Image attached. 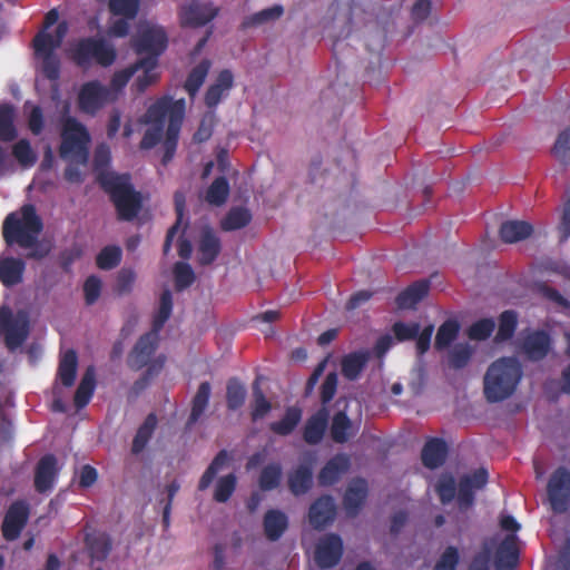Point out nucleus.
Returning a JSON list of instances; mask_svg holds the SVG:
<instances>
[{
  "label": "nucleus",
  "mask_w": 570,
  "mask_h": 570,
  "mask_svg": "<svg viewBox=\"0 0 570 570\" xmlns=\"http://www.w3.org/2000/svg\"><path fill=\"white\" fill-rule=\"evenodd\" d=\"M16 111L12 105H0V141L9 142L17 138L14 126Z\"/></svg>",
  "instance_id": "obj_37"
},
{
  "label": "nucleus",
  "mask_w": 570,
  "mask_h": 570,
  "mask_svg": "<svg viewBox=\"0 0 570 570\" xmlns=\"http://www.w3.org/2000/svg\"><path fill=\"white\" fill-rule=\"evenodd\" d=\"M146 62L150 66H153V60H137L135 63L128 66L125 69H121L119 71H116L110 80V87L111 91L118 96V92H120L129 82L131 77L140 70V67L146 65Z\"/></svg>",
  "instance_id": "obj_38"
},
{
  "label": "nucleus",
  "mask_w": 570,
  "mask_h": 570,
  "mask_svg": "<svg viewBox=\"0 0 570 570\" xmlns=\"http://www.w3.org/2000/svg\"><path fill=\"white\" fill-rule=\"evenodd\" d=\"M185 110V99L174 100L171 97L165 96L151 104L144 116L142 121L150 127L146 129L139 147L142 150H149L157 146L164 137L163 166H167L176 154Z\"/></svg>",
  "instance_id": "obj_1"
},
{
  "label": "nucleus",
  "mask_w": 570,
  "mask_h": 570,
  "mask_svg": "<svg viewBox=\"0 0 570 570\" xmlns=\"http://www.w3.org/2000/svg\"><path fill=\"white\" fill-rule=\"evenodd\" d=\"M393 334L399 342H405L414 340L419 335L420 324L404 323V322H395L392 326Z\"/></svg>",
  "instance_id": "obj_63"
},
{
  "label": "nucleus",
  "mask_w": 570,
  "mask_h": 570,
  "mask_svg": "<svg viewBox=\"0 0 570 570\" xmlns=\"http://www.w3.org/2000/svg\"><path fill=\"white\" fill-rule=\"evenodd\" d=\"M26 262L20 257L0 255V282L4 287H13L23 281Z\"/></svg>",
  "instance_id": "obj_19"
},
{
  "label": "nucleus",
  "mask_w": 570,
  "mask_h": 570,
  "mask_svg": "<svg viewBox=\"0 0 570 570\" xmlns=\"http://www.w3.org/2000/svg\"><path fill=\"white\" fill-rule=\"evenodd\" d=\"M30 515L29 504L23 500L12 502L2 521V537L7 541L18 539L28 523Z\"/></svg>",
  "instance_id": "obj_9"
},
{
  "label": "nucleus",
  "mask_w": 570,
  "mask_h": 570,
  "mask_svg": "<svg viewBox=\"0 0 570 570\" xmlns=\"http://www.w3.org/2000/svg\"><path fill=\"white\" fill-rule=\"evenodd\" d=\"M216 10L208 6L193 1L181 8L179 17L184 27H203L216 17Z\"/></svg>",
  "instance_id": "obj_20"
},
{
  "label": "nucleus",
  "mask_w": 570,
  "mask_h": 570,
  "mask_svg": "<svg viewBox=\"0 0 570 570\" xmlns=\"http://www.w3.org/2000/svg\"><path fill=\"white\" fill-rule=\"evenodd\" d=\"M284 13V8L281 4H275L271 8L263 9L243 21V28H250L263 24L265 22L276 20Z\"/></svg>",
  "instance_id": "obj_50"
},
{
  "label": "nucleus",
  "mask_w": 570,
  "mask_h": 570,
  "mask_svg": "<svg viewBox=\"0 0 570 570\" xmlns=\"http://www.w3.org/2000/svg\"><path fill=\"white\" fill-rule=\"evenodd\" d=\"M210 393L212 386L209 382L206 381L199 384L197 392L191 400V410L188 417L189 425L195 424L204 414L209 403Z\"/></svg>",
  "instance_id": "obj_35"
},
{
  "label": "nucleus",
  "mask_w": 570,
  "mask_h": 570,
  "mask_svg": "<svg viewBox=\"0 0 570 570\" xmlns=\"http://www.w3.org/2000/svg\"><path fill=\"white\" fill-rule=\"evenodd\" d=\"M351 468V458L346 453H337L321 469L317 475L318 484L331 487L337 483Z\"/></svg>",
  "instance_id": "obj_17"
},
{
  "label": "nucleus",
  "mask_w": 570,
  "mask_h": 570,
  "mask_svg": "<svg viewBox=\"0 0 570 570\" xmlns=\"http://www.w3.org/2000/svg\"><path fill=\"white\" fill-rule=\"evenodd\" d=\"M12 155L20 165L26 167L33 166L37 161L36 154L27 139H20L13 145Z\"/></svg>",
  "instance_id": "obj_57"
},
{
  "label": "nucleus",
  "mask_w": 570,
  "mask_h": 570,
  "mask_svg": "<svg viewBox=\"0 0 570 570\" xmlns=\"http://www.w3.org/2000/svg\"><path fill=\"white\" fill-rule=\"evenodd\" d=\"M158 341L159 333L155 331L141 335L127 357L128 366L134 371H139L145 367L157 350Z\"/></svg>",
  "instance_id": "obj_14"
},
{
  "label": "nucleus",
  "mask_w": 570,
  "mask_h": 570,
  "mask_svg": "<svg viewBox=\"0 0 570 570\" xmlns=\"http://www.w3.org/2000/svg\"><path fill=\"white\" fill-rule=\"evenodd\" d=\"M229 183L224 176L216 177L206 191L205 199L214 206H222L229 196Z\"/></svg>",
  "instance_id": "obj_40"
},
{
  "label": "nucleus",
  "mask_w": 570,
  "mask_h": 570,
  "mask_svg": "<svg viewBox=\"0 0 570 570\" xmlns=\"http://www.w3.org/2000/svg\"><path fill=\"white\" fill-rule=\"evenodd\" d=\"M222 243L219 237L212 227H204L198 242V263L202 266L210 265L218 257Z\"/></svg>",
  "instance_id": "obj_21"
},
{
  "label": "nucleus",
  "mask_w": 570,
  "mask_h": 570,
  "mask_svg": "<svg viewBox=\"0 0 570 570\" xmlns=\"http://www.w3.org/2000/svg\"><path fill=\"white\" fill-rule=\"evenodd\" d=\"M122 252L117 245L105 246L96 257L97 266L102 271H110L121 262Z\"/></svg>",
  "instance_id": "obj_49"
},
{
  "label": "nucleus",
  "mask_w": 570,
  "mask_h": 570,
  "mask_svg": "<svg viewBox=\"0 0 570 570\" xmlns=\"http://www.w3.org/2000/svg\"><path fill=\"white\" fill-rule=\"evenodd\" d=\"M175 287L183 291L195 282V273L191 266L184 262H178L174 266Z\"/></svg>",
  "instance_id": "obj_58"
},
{
  "label": "nucleus",
  "mask_w": 570,
  "mask_h": 570,
  "mask_svg": "<svg viewBox=\"0 0 570 570\" xmlns=\"http://www.w3.org/2000/svg\"><path fill=\"white\" fill-rule=\"evenodd\" d=\"M473 348L469 344H456L449 353V366L454 370H461L468 365L471 360Z\"/></svg>",
  "instance_id": "obj_52"
},
{
  "label": "nucleus",
  "mask_w": 570,
  "mask_h": 570,
  "mask_svg": "<svg viewBox=\"0 0 570 570\" xmlns=\"http://www.w3.org/2000/svg\"><path fill=\"white\" fill-rule=\"evenodd\" d=\"M234 86V76L229 69L222 70L215 82L210 85L205 94L204 101L205 105L213 109L216 108L220 102L223 97L227 96L229 90Z\"/></svg>",
  "instance_id": "obj_23"
},
{
  "label": "nucleus",
  "mask_w": 570,
  "mask_h": 570,
  "mask_svg": "<svg viewBox=\"0 0 570 570\" xmlns=\"http://www.w3.org/2000/svg\"><path fill=\"white\" fill-rule=\"evenodd\" d=\"M552 154L561 164H570V126L559 134Z\"/></svg>",
  "instance_id": "obj_56"
},
{
  "label": "nucleus",
  "mask_w": 570,
  "mask_h": 570,
  "mask_svg": "<svg viewBox=\"0 0 570 570\" xmlns=\"http://www.w3.org/2000/svg\"><path fill=\"white\" fill-rule=\"evenodd\" d=\"M252 220L250 212L245 207L232 208L224 219L220 222V227L225 232L240 229L247 226Z\"/></svg>",
  "instance_id": "obj_39"
},
{
  "label": "nucleus",
  "mask_w": 570,
  "mask_h": 570,
  "mask_svg": "<svg viewBox=\"0 0 570 570\" xmlns=\"http://www.w3.org/2000/svg\"><path fill=\"white\" fill-rule=\"evenodd\" d=\"M245 400V386L236 377L228 380L226 386V402L228 410L236 411L240 409L244 405Z\"/></svg>",
  "instance_id": "obj_46"
},
{
  "label": "nucleus",
  "mask_w": 570,
  "mask_h": 570,
  "mask_svg": "<svg viewBox=\"0 0 570 570\" xmlns=\"http://www.w3.org/2000/svg\"><path fill=\"white\" fill-rule=\"evenodd\" d=\"M522 350L530 361H541L552 350V337L543 330L533 331L524 336Z\"/></svg>",
  "instance_id": "obj_16"
},
{
  "label": "nucleus",
  "mask_w": 570,
  "mask_h": 570,
  "mask_svg": "<svg viewBox=\"0 0 570 570\" xmlns=\"http://www.w3.org/2000/svg\"><path fill=\"white\" fill-rule=\"evenodd\" d=\"M446 454L448 445L445 441L439 438H432L424 444L421 452V460L425 468L436 469L445 462Z\"/></svg>",
  "instance_id": "obj_26"
},
{
  "label": "nucleus",
  "mask_w": 570,
  "mask_h": 570,
  "mask_svg": "<svg viewBox=\"0 0 570 570\" xmlns=\"http://www.w3.org/2000/svg\"><path fill=\"white\" fill-rule=\"evenodd\" d=\"M237 484V479L234 473L222 476L215 488L214 500L224 503L233 495Z\"/></svg>",
  "instance_id": "obj_54"
},
{
  "label": "nucleus",
  "mask_w": 570,
  "mask_h": 570,
  "mask_svg": "<svg viewBox=\"0 0 570 570\" xmlns=\"http://www.w3.org/2000/svg\"><path fill=\"white\" fill-rule=\"evenodd\" d=\"M489 480L488 470L479 468L471 474L460 478L458 484V503L461 510H468L474 503V491L483 489Z\"/></svg>",
  "instance_id": "obj_12"
},
{
  "label": "nucleus",
  "mask_w": 570,
  "mask_h": 570,
  "mask_svg": "<svg viewBox=\"0 0 570 570\" xmlns=\"http://www.w3.org/2000/svg\"><path fill=\"white\" fill-rule=\"evenodd\" d=\"M96 389V371L92 365L88 366L81 377V381L75 392L73 403L80 410L91 400Z\"/></svg>",
  "instance_id": "obj_30"
},
{
  "label": "nucleus",
  "mask_w": 570,
  "mask_h": 570,
  "mask_svg": "<svg viewBox=\"0 0 570 570\" xmlns=\"http://www.w3.org/2000/svg\"><path fill=\"white\" fill-rule=\"evenodd\" d=\"M0 328L4 332V342L10 350L19 347L29 334L28 321L13 318L11 309L7 306L0 307Z\"/></svg>",
  "instance_id": "obj_10"
},
{
  "label": "nucleus",
  "mask_w": 570,
  "mask_h": 570,
  "mask_svg": "<svg viewBox=\"0 0 570 570\" xmlns=\"http://www.w3.org/2000/svg\"><path fill=\"white\" fill-rule=\"evenodd\" d=\"M43 222L32 204H24L9 213L2 223V237L7 246L27 249L26 259L42 261L51 252V245L40 240Z\"/></svg>",
  "instance_id": "obj_2"
},
{
  "label": "nucleus",
  "mask_w": 570,
  "mask_h": 570,
  "mask_svg": "<svg viewBox=\"0 0 570 570\" xmlns=\"http://www.w3.org/2000/svg\"><path fill=\"white\" fill-rule=\"evenodd\" d=\"M522 377V367L514 357H501L494 361L484 375V396L491 402L510 397Z\"/></svg>",
  "instance_id": "obj_4"
},
{
  "label": "nucleus",
  "mask_w": 570,
  "mask_h": 570,
  "mask_svg": "<svg viewBox=\"0 0 570 570\" xmlns=\"http://www.w3.org/2000/svg\"><path fill=\"white\" fill-rule=\"evenodd\" d=\"M140 60H153V66L149 67V65L146 62V65L141 66L140 69L144 70V73L139 76L135 81V87L137 92H144L150 85L157 81V73L154 72V69L157 66L156 58L155 57H145Z\"/></svg>",
  "instance_id": "obj_62"
},
{
  "label": "nucleus",
  "mask_w": 570,
  "mask_h": 570,
  "mask_svg": "<svg viewBox=\"0 0 570 570\" xmlns=\"http://www.w3.org/2000/svg\"><path fill=\"white\" fill-rule=\"evenodd\" d=\"M460 331V325L454 320L445 321L438 330L434 347L438 351H443L456 338Z\"/></svg>",
  "instance_id": "obj_43"
},
{
  "label": "nucleus",
  "mask_w": 570,
  "mask_h": 570,
  "mask_svg": "<svg viewBox=\"0 0 570 570\" xmlns=\"http://www.w3.org/2000/svg\"><path fill=\"white\" fill-rule=\"evenodd\" d=\"M117 95L99 80H90L81 85L78 92V107L83 114L95 116L107 104L114 102Z\"/></svg>",
  "instance_id": "obj_7"
},
{
  "label": "nucleus",
  "mask_w": 570,
  "mask_h": 570,
  "mask_svg": "<svg viewBox=\"0 0 570 570\" xmlns=\"http://www.w3.org/2000/svg\"><path fill=\"white\" fill-rule=\"evenodd\" d=\"M85 542L92 560L104 561L110 553L111 540L106 533L87 534Z\"/></svg>",
  "instance_id": "obj_32"
},
{
  "label": "nucleus",
  "mask_w": 570,
  "mask_h": 570,
  "mask_svg": "<svg viewBox=\"0 0 570 570\" xmlns=\"http://www.w3.org/2000/svg\"><path fill=\"white\" fill-rule=\"evenodd\" d=\"M264 533L269 541H277L288 527V518L281 510H268L263 520Z\"/></svg>",
  "instance_id": "obj_27"
},
{
  "label": "nucleus",
  "mask_w": 570,
  "mask_h": 570,
  "mask_svg": "<svg viewBox=\"0 0 570 570\" xmlns=\"http://www.w3.org/2000/svg\"><path fill=\"white\" fill-rule=\"evenodd\" d=\"M32 47L37 57L55 55V50L59 48L53 36L46 31H39L35 36Z\"/></svg>",
  "instance_id": "obj_53"
},
{
  "label": "nucleus",
  "mask_w": 570,
  "mask_h": 570,
  "mask_svg": "<svg viewBox=\"0 0 570 570\" xmlns=\"http://www.w3.org/2000/svg\"><path fill=\"white\" fill-rule=\"evenodd\" d=\"M77 368L78 356L76 351L70 348L61 355L57 371V376L63 386L70 387L75 384Z\"/></svg>",
  "instance_id": "obj_31"
},
{
  "label": "nucleus",
  "mask_w": 570,
  "mask_h": 570,
  "mask_svg": "<svg viewBox=\"0 0 570 570\" xmlns=\"http://www.w3.org/2000/svg\"><path fill=\"white\" fill-rule=\"evenodd\" d=\"M335 515L336 507L331 495L320 497L308 510L309 524L316 530H322L333 522Z\"/></svg>",
  "instance_id": "obj_18"
},
{
  "label": "nucleus",
  "mask_w": 570,
  "mask_h": 570,
  "mask_svg": "<svg viewBox=\"0 0 570 570\" xmlns=\"http://www.w3.org/2000/svg\"><path fill=\"white\" fill-rule=\"evenodd\" d=\"M98 183L112 203L118 220L132 222L142 208L141 193L136 190L130 174L101 173Z\"/></svg>",
  "instance_id": "obj_3"
},
{
  "label": "nucleus",
  "mask_w": 570,
  "mask_h": 570,
  "mask_svg": "<svg viewBox=\"0 0 570 570\" xmlns=\"http://www.w3.org/2000/svg\"><path fill=\"white\" fill-rule=\"evenodd\" d=\"M494 328L495 323L492 318H481L468 328V336L471 340L484 341L491 336Z\"/></svg>",
  "instance_id": "obj_60"
},
{
  "label": "nucleus",
  "mask_w": 570,
  "mask_h": 570,
  "mask_svg": "<svg viewBox=\"0 0 570 570\" xmlns=\"http://www.w3.org/2000/svg\"><path fill=\"white\" fill-rule=\"evenodd\" d=\"M518 326V314L508 309L501 313L499 316V327L495 334V342H507L511 340L515 333Z\"/></svg>",
  "instance_id": "obj_41"
},
{
  "label": "nucleus",
  "mask_w": 570,
  "mask_h": 570,
  "mask_svg": "<svg viewBox=\"0 0 570 570\" xmlns=\"http://www.w3.org/2000/svg\"><path fill=\"white\" fill-rule=\"evenodd\" d=\"M532 232V225L524 220L503 222L499 229L500 238L507 244L521 242L528 238Z\"/></svg>",
  "instance_id": "obj_28"
},
{
  "label": "nucleus",
  "mask_w": 570,
  "mask_h": 570,
  "mask_svg": "<svg viewBox=\"0 0 570 570\" xmlns=\"http://www.w3.org/2000/svg\"><path fill=\"white\" fill-rule=\"evenodd\" d=\"M87 128L73 117L67 118L61 132L59 156L65 160L86 165L89 159Z\"/></svg>",
  "instance_id": "obj_6"
},
{
  "label": "nucleus",
  "mask_w": 570,
  "mask_h": 570,
  "mask_svg": "<svg viewBox=\"0 0 570 570\" xmlns=\"http://www.w3.org/2000/svg\"><path fill=\"white\" fill-rule=\"evenodd\" d=\"M288 489L294 495H302L309 491L313 485V471L309 464H301L289 472Z\"/></svg>",
  "instance_id": "obj_29"
},
{
  "label": "nucleus",
  "mask_w": 570,
  "mask_h": 570,
  "mask_svg": "<svg viewBox=\"0 0 570 570\" xmlns=\"http://www.w3.org/2000/svg\"><path fill=\"white\" fill-rule=\"evenodd\" d=\"M58 476L57 458L53 454L43 455L35 469L33 485L38 493L52 490Z\"/></svg>",
  "instance_id": "obj_15"
},
{
  "label": "nucleus",
  "mask_w": 570,
  "mask_h": 570,
  "mask_svg": "<svg viewBox=\"0 0 570 570\" xmlns=\"http://www.w3.org/2000/svg\"><path fill=\"white\" fill-rule=\"evenodd\" d=\"M343 556V540L338 534L328 533L320 539L315 548V562L321 569L334 568Z\"/></svg>",
  "instance_id": "obj_11"
},
{
  "label": "nucleus",
  "mask_w": 570,
  "mask_h": 570,
  "mask_svg": "<svg viewBox=\"0 0 570 570\" xmlns=\"http://www.w3.org/2000/svg\"><path fill=\"white\" fill-rule=\"evenodd\" d=\"M108 8L114 16L134 19L139 9V0H109Z\"/></svg>",
  "instance_id": "obj_55"
},
{
  "label": "nucleus",
  "mask_w": 570,
  "mask_h": 570,
  "mask_svg": "<svg viewBox=\"0 0 570 570\" xmlns=\"http://www.w3.org/2000/svg\"><path fill=\"white\" fill-rule=\"evenodd\" d=\"M282 480V466L278 463H269L263 468L258 478L262 491H272L278 488Z\"/></svg>",
  "instance_id": "obj_45"
},
{
  "label": "nucleus",
  "mask_w": 570,
  "mask_h": 570,
  "mask_svg": "<svg viewBox=\"0 0 570 570\" xmlns=\"http://www.w3.org/2000/svg\"><path fill=\"white\" fill-rule=\"evenodd\" d=\"M157 426V416L150 413L146 416L144 423L138 428L136 435L132 440L131 452L132 454L141 453L150 441Z\"/></svg>",
  "instance_id": "obj_33"
},
{
  "label": "nucleus",
  "mask_w": 570,
  "mask_h": 570,
  "mask_svg": "<svg viewBox=\"0 0 570 570\" xmlns=\"http://www.w3.org/2000/svg\"><path fill=\"white\" fill-rule=\"evenodd\" d=\"M352 423L347 414L343 411L335 413L331 425V436L336 443H345L348 440V432Z\"/></svg>",
  "instance_id": "obj_48"
},
{
  "label": "nucleus",
  "mask_w": 570,
  "mask_h": 570,
  "mask_svg": "<svg viewBox=\"0 0 570 570\" xmlns=\"http://www.w3.org/2000/svg\"><path fill=\"white\" fill-rule=\"evenodd\" d=\"M174 200H175V212L177 215V219H176L175 224L167 230L164 247H163L164 255H168V253L170 252L173 240L179 230L180 224L183 222L184 210H185V196L181 193H176Z\"/></svg>",
  "instance_id": "obj_47"
},
{
  "label": "nucleus",
  "mask_w": 570,
  "mask_h": 570,
  "mask_svg": "<svg viewBox=\"0 0 570 570\" xmlns=\"http://www.w3.org/2000/svg\"><path fill=\"white\" fill-rule=\"evenodd\" d=\"M216 120V115L214 112H206L199 121V126L193 136V141L196 144H203L209 140L213 135Z\"/></svg>",
  "instance_id": "obj_59"
},
{
  "label": "nucleus",
  "mask_w": 570,
  "mask_h": 570,
  "mask_svg": "<svg viewBox=\"0 0 570 570\" xmlns=\"http://www.w3.org/2000/svg\"><path fill=\"white\" fill-rule=\"evenodd\" d=\"M302 420V410L297 406H289L286 409L284 416L269 424V429L277 435H289Z\"/></svg>",
  "instance_id": "obj_34"
},
{
  "label": "nucleus",
  "mask_w": 570,
  "mask_h": 570,
  "mask_svg": "<svg viewBox=\"0 0 570 570\" xmlns=\"http://www.w3.org/2000/svg\"><path fill=\"white\" fill-rule=\"evenodd\" d=\"M210 66L212 63L208 59H203L188 73L184 83V89L187 91L190 98H194L203 86L209 72Z\"/></svg>",
  "instance_id": "obj_36"
},
{
  "label": "nucleus",
  "mask_w": 570,
  "mask_h": 570,
  "mask_svg": "<svg viewBox=\"0 0 570 570\" xmlns=\"http://www.w3.org/2000/svg\"><path fill=\"white\" fill-rule=\"evenodd\" d=\"M68 57L79 68L87 70L92 65L108 68L117 59V50L112 43L99 37H83L71 43Z\"/></svg>",
  "instance_id": "obj_5"
},
{
  "label": "nucleus",
  "mask_w": 570,
  "mask_h": 570,
  "mask_svg": "<svg viewBox=\"0 0 570 570\" xmlns=\"http://www.w3.org/2000/svg\"><path fill=\"white\" fill-rule=\"evenodd\" d=\"M547 495L554 513H564L570 505V471L564 466L557 468L547 484Z\"/></svg>",
  "instance_id": "obj_8"
},
{
  "label": "nucleus",
  "mask_w": 570,
  "mask_h": 570,
  "mask_svg": "<svg viewBox=\"0 0 570 570\" xmlns=\"http://www.w3.org/2000/svg\"><path fill=\"white\" fill-rule=\"evenodd\" d=\"M173 312V295L169 289H165L159 298V307L153 318L151 331L159 333L165 323L169 320Z\"/></svg>",
  "instance_id": "obj_42"
},
{
  "label": "nucleus",
  "mask_w": 570,
  "mask_h": 570,
  "mask_svg": "<svg viewBox=\"0 0 570 570\" xmlns=\"http://www.w3.org/2000/svg\"><path fill=\"white\" fill-rule=\"evenodd\" d=\"M167 42V35L163 29L148 28L138 35L134 48L138 55L146 53L147 57H155L158 63V57L166 50Z\"/></svg>",
  "instance_id": "obj_13"
},
{
  "label": "nucleus",
  "mask_w": 570,
  "mask_h": 570,
  "mask_svg": "<svg viewBox=\"0 0 570 570\" xmlns=\"http://www.w3.org/2000/svg\"><path fill=\"white\" fill-rule=\"evenodd\" d=\"M519 561L518 539L515 534H508L495 551L497 570H514Z\"/></svg>",
  "instance_id": "obj_22"
},
{
  "label": "nucleus",
  "mask_w": 570,
  "mask_h": 570,
  "mask_svg": "<svg viewBox=\"0 0 570 570\" xmlns=\"http://www.w3.org/2000/svg\"><path fill=\"white\" fill-rule=\"evenodd\" d=\"M253 404H252V420L256 422L257 420H261L265 417L269 411L272 410L271 402L266 399L264 395L263 390L261 389L258 379L255 380L253 383Z\"/></svg>",
  "instance_id": "obj_44"
},
{
  "label": "nucleus",
  "mask_w": 570,
  "mask_h": 570,
  "mask_svg": "<svg viewBox=\"0 0 570 570\" xmlns=\"http://www.w3.org/2000/svg\"><path fill=\"white\" fill-rule=\"evenodd\" d=\"M328 423V411L325 407L320 409L305 423L303 439L307 444H318L326 431Z\"/></svg>",
  "instance_id": "obj_25"
},
{
  "label": "nucleus",
  "mask_w": 570,
  "mask_h": 570,
  "mask_svg": "<svg viewBox=\"0 0 570 570\" xmlns=\"http://www.w3.org/2000/svg\"><path fill=\"white\" fill-rule=\"evenodd\" d=\"M435 491L440 501L444 504L451 502L455 498V480L451 474H443L435 484Z\"/></svg>",
  "instance_id": "obj_61"
},
{
  "label": "nucleus",
  "mask_w": 570,
  "mask_h": 570,
  "mask_svg": "<svg viewBox=\"0 0 570 570\" xmlns=\"http://www.w3.org/2000/svg\"><path fill=\"white\" fill-rule=\"evenodd\" d=\"M460 557L455 547H448L434 566L433 570H456Z\"/></svg>",
  "instance_id": "obj_64"
},
{
  "label": "nucleus",
  "mask_w": 570,
  "mask_h": 570,
  "mask_svg": "<svg viewBox=\"0 0 570 570\" xmlns=\"http://www.w3.org/2000/svg\"><path fill=\"white\" fill-rule=\"evenodd\" d=\"M366 364V356L361 353H353L345 356L342 361V373L348 380L358 377Z\"/></svg>",
  "instance_id": "obj_51"
},
{
  "label": "nucleus",
  "mask_w": 570,
  "mask_h": 570,
  "mask_svg": "<svg viewBox=\"0 0 570 570\" xmlns=\"http://www.w3.org/2000/svg\"><path fill=\"white\" fill-rule=\"evenodd\" d=\"M367 497V482L364 479H355L347 487L343 505L346 513L351 517L358 514Z\"/></svg>",
  "instance_id": "obj_24"
}]
</instances>
